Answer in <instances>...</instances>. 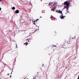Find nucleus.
Segmentation results:
<instances>
[{"label":"nucleus","instance_id":"1","mask_svg":"<svg viewBox=\"0 0 79 79\" xmlns=\"http://www.w3.org/2000/svg\"><path fill=\"white\" fill-rule=\"evenodd\" d=\"M64 7L63 8V10L64 9H65V8H66V11H67V13H65V14H67V13H68V8H69V3L67 1L65 2H64Z\"/></svg>","mask_w":79,"mask_h":79},{"label":"nucleus","instance_id":"2","mask_svg":"<svg viewBox=\"0 0 79 79\" xmlns=\"http://www.w3.org/2000/svg\"><path fill=\"white\" fill-rule=\"evenodd\" d=\"M56 12V13H57V12H58V13H60V14H61V15H60V18L61 19H64V16H63V13H62V11H61L60 10H59V11L57 10Z\"/></svg>","mask_w":79,"mask_h":79},{"label":"nucleus","instance_id":"3","mask_svg":"<svg viewBox=\"0 0 79 79\" xmlns=\"http://www.w3.org/2000/svg\"><path fill=\"white\" fill-rule=\"evenodd\" d=\"M57 2H55L54 5L52 3H49V6H56V5H57Z\"/></svg>","mask_w":79,"mask_h":79},{"label":"nucleus","instance_id":"4","mask_svg":"<svg viewBox=\"0 0 79 79\" xmlns=\"http://www.w3.org/2000/svg\"><path fill=\"white\" fill-rule=\"evenodd\" d=\"M19 10H16L15 11V13H19Z\"/></svg>","mask_w":79,"mask_h":79},{"label":"nucleus","instance_id":"5","mask_svg":"<svg viewBox=\"0 0 79 79\" xmlns=\"http://www.w3.org/2000/svg\"><path fill=\"white\" fill-rule=\"evenodd\" d=\"M12 10H15V7H13L12 8Z\"/></svg>","mask_w":79,"mask_h":79},{"label":"nucleus","instance_id":"6","mask_svg":"<svg viewBox=\"0 0 79 79\" xmlns=\"http://www.w3.org/2000/svg\"><path fill=\"white\" fill-rule=\"evenodd\" d=\"M35 21H33V23L34 24H35Z\"/></svg>","mask_w":79,"mask_h":79},{"label":"nucleus","instance_id":"7","mask_svg":"<svg viewBox=\"0 0 79 79\" xmlns=\"http://www.w3.org/2000/svg\"><path fill=\"white\" fill-rule=\"evenodd\" d=\"M25 44H26V46H27V44H28V43L26 42V43Z\"/></svg>","mask_w":79,"mask_h":79},{"label":"nucleus","instance_id":"8","mask_svg":"<svg viewBox=\"0 0 79 79\" xmlns=\"http://www.w3.org/2000/svg\"><path fill=\"white\" fill-rule=\"evenodd\" d=\"M52 47H56V46H55V45H52Z\"/></svg>","mask_w":79,"mask_h":79},{"label":"nucleus","instance_id":"9","mask_svg":"<svg viewBox=\"0 0 79 79\" xmlns=\"http://www.w3.org/2000/svg\"><path fill=\"white\" fill-rule=\"evenodd\" d=\"M1 10H2V8L0 7V11H1Z\"/></svg>","mask_w":79,"mask_h":79},{"label":"nucleus","instance_id":"10","mask_svg":"<svg viewBox=\"0 0 79 79\" xmlns=\"http://www.w3.org/2000/svg\"><path fill=\"white\" fill-rule=\"evenodd\" d=\"M53 11H55V8H54V9H53Z\"/></svg>","mask_w":79,"mask_h":79},{"label":"nucleus","instance_id":"11","mask_svg":"<svg viewBox=\"0 0 79 79\" xmlns=\"http://www.w3.org/2000/svg\"><path fill=\"white\" fill-rule=\"evenodd\" d=\"M11 77V75L10 76V77Z\"/></svg>","mask_w":79,"mask_h":79},{"label":"nucleus","instance_id":"12","mask_svg":"<svg viewBox=\"0 0 79 79\" xmlns=\"http://www.w3.org/2000/svg\"><path fill=\"white\" fill-rule=\"evenodd\" d=\"M0 1L1 2V1H2V0H0Z\"/></svg>","mask_w":79,"mask_h":79},{"label":"nucleus","instance_id":"13","mask_svg":"<svg viewBox=\"0 0 79 79\" xmlns=\"http://www.w3.org/2000/svg\"><path fill=\"white\" fill-rule=\"evenodd\" d=\"M40 18H42V17H40Z\"/></svg>","mask_w":79,"mask_h":79},{"label":"nucleus","instance_id":"14","mask_svg":"<svg viewBox=\"0 0 79 79\" xmlns=\"http://www.w3.org/2000/svg\"><path fill=\"white\" fill-rule=\"evenodd\" d=\"M36 21H37V20H36Z\"/></svg>","mask_w":79,"mask_h":79},{"label":"nucleus","instance_id":"15","mask_svg":"<svg viewBox=\"0 0 79 79\" xmlns=\"http://www.w3.org/2000/svg\"><path fill=\"white\" fill-rule=\"evenodd\" d=\"M43 66H44V64H43Z\"/></svg>","mask_w":79,"mask_h":79},{"label":"nucleus","instance_id":"16","mask_svg":"<svg viewBox=\"0 0 79 79\" xmlns=\"http://www.w3.org/2000/svg\"><path fill=\"white\" fill-rule=\"evenodd\" d=\"M27 40H28V41H29V40H28V39H27Z\"/></svg>","mask_w":79,"mask_h":79},{"label":"nucleus","instance_id":"17","mask_svg":"<svg viewBox=\"0 0 79 79\" xmlns=\"http://www.w3.org/2000/svg\"><path fill=\"white\" fill-rule=\"evenodd\" d=\"M24 45H25V43H24Z\"/></svg>","mask_w":79,"mask_h":79},{"label":"nucleus","instance_id":"18","mask_svg":"<svg viewBox=\"0 0 79 79\" xmlns=\"http://www.w3.org/2000/svg\"><path fill=\"white\" fill-rule=\"evenodd\" d=\"M29 42V41H28V42Z\"/></svg>","mask_w":79,"mask_h":79},{"label":"nucleus","instance_id":"19","mask_svg":"<svg viewBox=\"0 0 79 79\" xmlns=\"http://www.w3.org/2000/svg\"><path fill=\"white\" fill-rule=\"evenodd\" d=\"M11 74H12V72H11Z\"/></svg>","mask_w":79,"mask_h":79},{"label":"nucleus","instance_id":"20","mask_svg":"<svg viewBox=\"0 0 79 79\" xmlns=\"http://www.w3.org/2000/svg\"><path fill=\"white\" fill-rule=\"evenodd\" d=\"M64 17H65V16H64Z\"/></svg>","mask_w":79,"mask_h":79},{"label":"nucleus","instance_id":"21","mask_svg":"<svg viewBox=\"0 0 79 79\" xmlns=\"http://www.w3.org/2000/svg\"><path fill=\"white\" fill-rule=\"evenodd\" d=\"M37 31V30H36L35 31Z\"/></svg>","mask_w":79,"mask_h":79}]
</instances>
